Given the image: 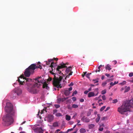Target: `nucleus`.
I'll return each mask as SVG.
<instances>
[{
	"mask_svg": "<svg viewBox=\"0 0 133 133\" xmlns=\"http://www.w3.org/2000/svg\"><path fill=\"white\" fill-rule=\"evenodd\" d=\"M57 58H54L53 59H48V61H45L46 64L48 65H50L51 67L52 70L51 73L54 75L53 79L52 78L49 77L48 79L44 80L42 77H39L37 78L34 81L35 84L32 86L27 88L28 91L29 92L33 93L35 94L38 92L35 88V87L38 88L41 84H43V88L48 90L49 87L48 86L49 82L52 81V83L54 86L56 87L57 88H61L60 82L63 78L65 77V79L69 77V76L72 75V72L71 71V67H69L67 68L65 70L64 69L65 67V64L64 63L60 64L58 66L55 70V67L56 66V63L53 62L54 60L57 61Z\"/></svg>",
	"mask_w": 133,
	"mask_h": 133,
	"instance_id": "f257e3e1",
	"label": "nucleus"
},
{
	"mask_svg": "<svg viewBox=\"0 0 133 133\" xmlns=\"http://www.w3.org/2000/svg\"><path fill=\"white\" fill-rule=\"evenodd\" d=\"M6 114L3 117V121L7 126L11 125L14 122V118L16 115V110L13 108L12 105L9 102L6 103L5 108Z\"/></svg>",
	"mask_w": 133,
	"mask_h": 133,
	"instance_id": "f03ea898",
	"label": "nucleus"
},
{
	"mask_svg": "<svg viewBox=\"0 0 133 133\" xmlns=\"http://www.w3.org/2000/svg\"><path fill=\"white\" fill-rule=\"evenodd\" d=\"M133 100L124 102L122 105L118 108V111L120 113L123 114L124 113L129 110L131 108L133 107Z\"/></svg>",
	"mask_w": 133,
	"mask_h": 133,
	"instance_id": "7ed1b4c3",
	"label": "nucleus"
},
{
	"mask_svg": "<svg viewBox=\"0 0 133 133\" xmlns=\"http://www.w3.org/2000/svg\"><path fill=\"white\" fill-rule=\"evenodd\" d=\"M37 64V66L36 64H32L26 69L24 72L25 76L26 77H29L31 74L34 72V70L36 69L40 68L41 69L42 67L41 65L38 64Z\"/></svg>",
	"mask_w": 133,
	"mask_h": 133,
	"instance_id": "20e7f679",
	"label": "nucleus"
},
{
	"mask_svg": "<svg viewBox=\"0 0 133 133\" xmlns=\"http://www.w3.org/2000/svg\"><path fill=\"white\" fill-rule=\"evenodd\" d=\"M18 81L19 84H23L26 83V84L28 85L32 80L28 78H25L23 75H21L18 78Z\"/></svg>",
	"mask_w": 133,
	"mask_h": 133,
	"instance_id": "39448f33",
	"label": "nucleus"
},
{
	"mask_svg": "<svg viewBox=\"0 0 133 133\" xmlns=\"http://www.w3.org/2000/svg\"><path fill=\"white\" fill-rule=\"evenodd\" d=\"M14 92L18 95H21L22 93V90L20 88H16L14 90Z\"/></svg>",
	"mask_w": 133,
	"mask_h": 133,
	"instance_id": "423d86ee",
	"label": "nucleus"
},
{
	"mask_svg": "<svg viewBox=\"0 0 133 133\" xmlns=\"http://www.w3.org/2000/svg\"><path fill=\"white\" fill-rule=\"evenodd\" d=\"M54 116L51 115H49L46 118H44V120H47L49 122H51L54 119Z\"/></svg>",
	"mask_w": 133,
	"mask_h": 133,
	"instance_id": "0eeeda50",
	"label": "nucleus"
},
{
	"mask_svg": "<svg viewBox=\"0 0 133 133\" xmlns=\"http://www.w3.org/2000/svg\"><path fill=\"white\" fill-rule=\"evenodd\" d=\"M98 91L97 94H95L94 92L91 91L89 92L88 94V97H91L94 96H97L98 94Z\"/></svg>",
	"mask_w": 133,
	"mask_h": 133,
	"instance_id": "6e6552de",
	"label": "nucleus"
},
{
	"mask_svg": "<svg viewBox=\"0 0 133 133\" xmlns=\"http://www.w3.org/2000/svg\"><path fill=\"white\" fill-rule=\"evenodd\" d=\"M45 112H46V110L45 109H43L42 110L41 113H40V112L39 111L38 112V114H37V117H39L41 119L42 117L40 116V114H41V115L42 114H43L45 113Z\"/></svg>",
	"mask_w": 133,
	"mask_h": 133,
	"instance_id": "1a4fd4ad",
	"label": "nucleus"
},
{
	"mask_svg": "<svg viewBox=\"0 0 133 133\" xmlns=\"http://www.w3.org/2000/svg\"><path fill=\"white\" fill-rule=\"evenodd\" d=\"M81 120L84 122H88L90 121V120L89 118L85 117H83L82 118Z\"/></svg>",
	"mask_w": 133,
	"mask_h": 133,
	"instance_id": "9d476101",
	"label": "nucleus"
},
{
	"mask_svg": "<svg viewBox=\"0 0 133 133\" xmlns=\"http://www.w3.org/2000/svg\"><path fill=\"white\" fill-rule=\"evenodd\" d=\"M36 130L37 133H43V130L41 128H37Z\"/></svg>",
	"mask_w": 133,
	"mask_h": 133,
	"instance_id": "9b49d317",
	"label": "nucleus"
},
{
	"mask_svg": "<svg viewBox=\"0 0 133 133\" xmlns=\"http://www.w3.org/2000/svg\"><path fill=\"white\" fill-rule=\"evenodd\" d=\"M106 70H109L111 69V66L109 64H107L105 67Z\"/></svg>",
	"mask_w": 133,
	"mask_h": 133,
	"instance_id": "f8f14e48",
	"label": "nucleus"
},
{
	"mask_svg": "<svg viewBox=\"0 0 133 133\" xmlns=\"http://www.w3.org/2000/svg\"><path fill=\"white\" fill-rule=\"evenodd\" d=\"M97 115V117L96 118V122H98L99 121L100 118V115L99 114H98Z\"/></svg>",
	"mask_w": 133,
	"mask_h": 133,
	"instance_id": "ddd939ff",
	"label": "nucleus"
},
{
	"mask_svg": "<svg viewBox=\"0 0 133 133\" xmlns=\"http://www.w3.org/2000/svg\"><path fill=\"white\" fill-rule=\"evenodd\" d=\"M66 119L68 121L70 120L71 119V117L69 115L67 114L65 116Z\"/></svg>",
	"mask_w": 133,
	"mask_h": 133,
	"instance_id": "4468645a",
	"label": "nucleus"
},
{
	"mask_svg": "<svg viewBox=\"0 0 133 133\" xmlns=\"http://www.w3.org/2000/svg\"><path fill=\"white\" fill-rule=\"evenodd\" d=\"M125 88H126L124 91L125 92H127L130 90V87H128L127 88V86H125Z\"/></svg>",
	"mask_w": 133,
	"mask_h": 133,
	"instance_id": "2eb2a0df",
	"label": "nucleus"
},
{
	"mask_svg": "<svg viewBox=\"0 0 133 133\" xmlns=\"http://www.w3.org/2000/svg\"><path fill=\"white\" fill-rule=\"evenodd\" d=\"M80 132L81 133H84L86 131L85 129L83 128H82L80 129Z\"/></svg>",
	"mask_w": 133,
	"mask_h": 133,
	"instance_id": "dca6fc26",
	"label": "nucleus"
},
{
	"mask_svg": "<svg viewBox=\"0 0 133 133\" xmlns=\"http://www.w3.org/2000/svg\"><path fill=\"white\" fill-rule=\"evenodd\" d=\"M64 93L65 95L68 96L70 92L68 90H65Z\"/></svg>",
	"mask_w": 133,
	"mask_h": 133,
	"instance_id": "f3484780",
	"label": "nucleus"
},
{
	"mask_svg": "<svg viewBox=\"0 0 133 133\" xmlns=\"http://www.w3.org/2000/svg\"><path fill=\"white\" fill-rule=\"evenodd\" d=\"M127 83V82L125 81H123V82H121V83H119V84L121 85H124L126 84Z\"/></svg>",
	"mask_w": 133,
	"mask_h": 133,
	"instance_id": "a211bd4d",
	"label": "nucleus"
},
{
	"mask_svg": "<svg viewBox=\"0 0 133 133\" xmlns=\"http://www.w3.org/2000/svg\"><path fill=\"white\" fill-rule=\"evenodd\" d=\"M101 97V95H100L98 97H96L94 99V101L98 100Z\"/></svg>",
	"mask_w": 133,
	"mask_h": 133,
	"instance_id": "6ab92c4d",
	"label": "nucleus"
},
{
	"mask_svg": "<svg viewBox=\"0 0 133 133\" xmlns=\"http://www.w3.org/2000/svg\"><path fill=\"white\" fill-rule=\"evenodd\" d=\"M103 66L102 65H100L98 67V70H96V72H97V71H98L99 72H100V71H101V70H100V68H101V67H102V66Z\"/></svg>",
	"mask_w": 133,
	"mask_h": 133,
	"instance_id": "aec40b11",
	"label": "nucleus"
},
{
	"mask_svg": "<svg viewBox=\"0 0 133 133\" xmlns=\"http://www.w3.org/2000/svg\"><path fill=\"white\" fill-rule=\"evenodd\" d=\"M53 126L54 127H57L58 126V123L57 122H55L53 124Z\"/></svg>",
	"mask_w": 133,
	"mask_h": 133,
	"instance_id": "412c9836",
	"label": "nucleus"
},
{
	"mask_svg": "<svg viewBox=\"0 0 133 133\" xmlns=\"http://www.w3.org/2000/svg\"><path fill=\"white\" fill-rule=\"evenodd\" d=\"M106 92V89H104L102 91L101 93L102 95L105 94Z\"/></svg>",
	"mask_w": 133,
	"mask_h": 133,
	"instance_id": "4be33fe9",
	"label": "nucleus"
},
{
	"mask_svg": "<svg viewBox=\"0 0 133 133\" xmlns=\"http://www.w3.org/2000/svg\"><path fill=\"white\" fill-rule=\"evenodd\" d=\"M72 107L74 108H76L78 107V106L76 104H73L72 105Z\"/></svg>",
	"mask_w": 133,
	"mask_h": 133,
	"instance_id": "5701e85b",
	"label": "nucleus"
},
{
	"mask_svg": "<svg viewBox=\"0 0 133 133\" xmlns=\"http://www.w3.org/2000/svg\"><path fill=\"white\" fill-rule=\"evenodd\" d=\"M94 126V124H91L89 125V128L90 129H91L93 128Z\"/></svg>",
	"mask_w": 133,
	"mask_h": 133,
	"instance_id": "b1692460",
	"label": "nucleus"
},
{
	"mask_svg": "<svg viewBox=\"0 0 133 133\" xmlns=\"http://www.w3.org/2000/svg\"><path fill=\"white\" fill-rule=\"evenodd\" d=\"M103 100H105L106 99V98L104 95H103L101 96Z\"/></svg>",
	"mask_w": 133,
	"mask_h": 133,
	"instance_id": "393cba45",
	"label": "nucleus"
},
{
	"mask_svg": "<svg viewBox=\"0 0 133 133\" xmlns=\"http://www.w3.org/2000/svg\"><path fill=\"white\" fill-rule=\"evenodd\" d=\"M106 107L105 106H103L102 107H101L100 109V111H103L105 108Z\"/></svg>",
	"mask_w": 133,
	"mask_h": 133,
	"instance_id": "a878e982",
	"label": "nucleus"
},
{
	"mask_svg": "<svg viewBox=\"0 0 133 133\" xmlns=\"http://www.w3.org/2000/svg\"><path fill=\"white\" fill-rule=\"evenodd\" d=\"M56 116H62L61 114L59 113H58L56 114Z\"/></svg>",
	"mask_w": 133,
	"mask_h": 133,
	"instance_id": "bb28decb",
	"label": "nucleus"
},
{
	"mask_svg": "<svg viewBox=\"0 0 133 133\" xmlns=\"http://www.w3.org/2000/svg\"><path fill=\"white\" fill-rule=\"evenodd\" d=\"M93 81L94 82V83H98V80L97 79L93 80Z\"/></svg>",
	"mask_w": 133,
	"mask_h": 133,
	"instance_id": "cd10ccee",
	"label": "nucleus"
},
{
	"mask_svg": "<svg viewBox=\"0 0 133 133\" xmlns=\"http://www.w3.org/2000/svg\"><path fill=\"white\" fill-rule=\"evenodd\" d=\"M77 93V92L76 91H75L72 94V96H74V95L76 94Z\"/></svg>",
	"mask_w": 133,
	"mask_h": 133,
	"instance_id": "c85d7f7f",
	"label": "nucleus"
},
{
	"mask_svg": "<svg viewBox=\"0 0 133 133\" xmlns=\"http://www.w3.org/2000/svg\"><path fill=\"white\" fill-rule=\"evenodd\" d=\"M107 84L106 82H104L102 84V85L103 86H104Z\"/></svg>",
	"mask_w": 133,
	"mask_h": 133,
	"instance_id": "c756f323",
	"label": "nucleus"
},
{
	"mask_svg": "<svg viewBox=\"0 0 133 133\" xmlns=\"http://www.w3.org/2000/svg\"><path fill=\"white\" fill-rule=\"evenodd\" d=\"M129 76L130 77H132L133 76V72H131L129 73Z\"/></svg>",
	"mask_w": 133,
	"mask_h": 133,
	"instance_id": "7c9ffc66",
	"label": "nucleus"
},
{
	"mask_svg": "<svg viewBox=\"0 0 133 133\" xmlns=\"http://www.w3.org/2000/svg\"><path fill=\"white\" fill-rule=\"evenodd\" d=\"M117 99H115L114 100L112 101V103H115L117 102Z\"/></svg>",
	"mask_w": 133,
	"mask_h": 133,
	"instance_id": "2f4dec72",
	"label": "nucleus"
},
{
	"mask_svg": "<svg viewBox=\"0 0 133 133\" xmlns=\"http://www.w3.org/2000/svg\"><path fill=\"white\" fill-rule=\"evenodd\" d=\"M107 119V117H103L102 118V120H105Z\"/></svg>",
	"mask_w": 133,
	"mask_h": 133,
	"instance_id": "473e14b6",
	"label": "nucleus"
},
{
	"mask_svg": "<svg viewBox=\"0 0 133 133\" xmlns=\"http://www.w3.org/2000/svg\"><path fill=\"white\" fill-rule=\"evenodd\" d=\"M90 74H88L86 75V76L88 78H89L90 75Z\"/></svg>",
	"mask_w": 133,
	"mask_h": 133,
	"instance_id": "72a5a7b5",
	"label": "nucleus"
},
{
	"mask_svg": "<svg viewBox=\"0 0 133 133\" xmlns=\"http://www.w3.org/2000/svg\"><path fill=\"white\" fill-rule=\"evenodd\" d=\"M55 107L57 108H59L60 107L59 105L58 104L55 105Z\"/></svg>",
	"mask_w": 133,
	"mask_h": 133,
	"instance_id": "f704fd0d",
	"label": "nucleus"
},
{
	"mask_svg": "<svg viewBox=\"0 0 133 133\" xmlns=\"http://www.w3.org/2000/svg\"><path fill=\"white\" fill-rule=\"evenodd\" d=\"M72 99L74 101H75L76 100V98L75 97H72Z\"/></svg>",
	"mask_w": 133,
	"mask_h": 133,
	"instance_id": "c9c22d12",
	"label": "nucleus"
},
{
	"mask_svg": "<svg viewBox=\"0 0 133 133\" xmlns=\"http://www.w3.org/2000/svg\"><path fill=\"white\" fill-rule=\"evenodd\" d=\"M99 130L100 131H102L103 130V128L101 127H100L99 129Z\"/></svg>",
	"mask_w": 133,
	"mask_h": 133,
	"instance_id": "e433bc0d",
	"label": "nucleus"
},
{
	"mask_svg": "<svg viewBox=\"0 0 133 133\" xmlns=\"http://www.w3.org/2000/svg\"><path fill=\"white\" fill-rule=\"evenodd\" d=\"M110 109V107H107L106 110H105V111H106L107 110H108Z\"/></svg>",
	"mask_w": 133,
	"mask_h": 133,
	"instance_id": "4c0bfd02",
	"label": "nucleus"
},
{
	"mask_svg": "<svg viewBox=\"0 0 133 133\" xmlns=\"http://www.w3.org/2000/svg\"><path fill=\"white\" fill-rule=\"evenodd\" d=\"M77 115V114L76 113H75L74 114V116L72 117V118H74L76 117Z\"/></svg>",
	"mask_w": 133,
	"mask_h": 133,
	"instance_id": "58836bf2",
	"label": "nucleus"
},
{
	"mask_svg": "<svg viewBox=\"0 0 133 133\" xmlns=\"http://www.w3.org/2000/svg\"><path fill=\"white\" fill-rule=\"evenodd\" d=\"M51 105V104H50V103H49V104H46V106H47L48 107H49Z\"/></svg>",
	"mask_w": 133,
	"mask_h": 133,
	"instance_id": "ea45409f",
	"label": "nucleus"
},
{
	"mask_svg": "<svg viewBox=\"0 0 133 133\" xmlns=\"http://www.w3.org/2000/svg\"><path fill=\"white\" fill-rule=\"evenodd\" d=\"M102 101V100L101 99H100V98L99 99H98V103H99V102H101Z\"/></svg>",
	"mask_w": 133,
	"mask_h": 133,
	"instance_id": "a19ab883",
	"label": "nucleus"
},
{
	"mask_svg": "<svg viewBox=\"0 0 133 133\" xmlns=\"http://www.w3.org/2000/svg\"><path fill=\"white\" fill-rule=\"evenodd\" d=\"M84 99H81L80 100V101L81 102H83L84 101Z\"/></svg>",
	"mask_w": 133,
	"mask_h": 133,
	"instance_id": "79ce46f5",
	"label": "nucleus"
},
{
	"mask_svg": "<svg viewBox=\"0 0 133 133\" xmlns=\"http://www.w3.org/2000/svg\"><path fill=\"white\" fill-rule=\"evenodd\" d=\"M113 62L114 63V64H115L117 63V62L116 61H113Z\"/></svg>",
	"mask_w": 133,
	"mask_h": 133,
	"instance_id": "37998d69",
	"label": "nucleus"
},
{
	"mask_svg": "<svg viewBox=\"0 0 133 133\" xmlns=\"http://www.w3.org/2000/svg\"><path fill=\"white\" fill-rule=\"evenodd\" d=\"M89 92L88 91V90L85 91L84 92V93L85 94H87L88 92Z\"/></svg>",
	"mask_w": 133,
	"mask_h": 133,
	"instance_id": "c03bdc74",
	"label": "nucleus"
},
{
	"mask_svg": "<svg viewBox=\"0 0 133 133\" xmlns=\"http://www.w3.org/2000/svg\"><path fill=\"white\" fill-rule=\"evenodd\" d=\"M110 85L111 86H113L114 85V83H113L112 82H111L110 83Z\"/></svg>",
	"mask_w": 133,
	"mask_h": 133,
	"instance_id": "a18cd8bd",
	"label": "nucleus"
},
{
	"mask_svg": "<svg viewBox=\"0 0 133 133\" xmlns=\"http://www.w3.org/2000/svg\"><path fill=\"white\" fill-rule=\"evenodd\" d=\"M118 83V81H117V82L115 81L114 83V85H115L117 84Z\"/></svg>",
	"mask_w": 133,
	"mask_h": 133,
	"instance_id": "49530a36",
	"label": "nucleus"
},
{
	"mask_svg": "<svg viewBox=\"0 0 133 133\" xmlns=\"http://www.w3.org/2000/svg\"><path fill=\"white\" fill-rule=\"evenodd\" d=\"M105 75L106 76H107V77H108L109 76H110V75H109V74H107V73H106V74H105Z\"/></svg>",
	"mask_w": 133,
	"mask_h": 133,
	"instance_id": "de8ad7c7",
	"label": "nucleus"
},
{
	"mask_svg": "<svg viewBox=\"0 0 133 133\" xmlns=\"http://www.w3.org/2000/svg\"><path fill=\"white\" fill-rule=\"evenodd\" d=\"M104 78V76L103 75L101 77V79L102 80H103Z\"/></svg>",
	"mask_w": 133,
	"mask_h": 133,
	"instance_id": "09e8293b",
	"label": "nucleus"
},
{
	"mask_svg": "<svg viewBox=\"0 0 133 133\" xmlns=\"http://www.w3.org/2000/svg\"><path fill=\"white\" fill-rule=\"evenodd\" d=\"M68 98H64L63 99H62V101H63L65 100H66V99H67Z\"/></svg>",
	"mask_w": 133,
	"mask_h": 133,
	"instance_id": "8fccbe9b",
	"label": "nucleus"
},
{
	"mask_svg": "<svg viewBox=\"0 0 133 133\" xmlns=\"http://www.w3.org/2000/svg\"><path fill=\"white\" fill-rule=\"evenodd\" d=\"M72 89V87H71L69 89V91H71Z\"/></svg>",
	"mask_w": 133,
	"mask_h": 133,
	"instance_id": "3c124183",
	"label": "nucleus"
},
{
	"mask_svg": "<svg viewBox=\"0 0 133 133\" xmlns=\"http://www.w3.org/2000/svg\"><path fill=\"white\" fill-rule=\"evenodd\" d=\"M88 91H90L91 90V88H89L88 89Z\"/></svg>",
	"mask_w": 133,
	"mask_h": 133,
	"instance_id": "603ef678",
	"label": "nucleus"
},
{
	"mask_svg": "<svg viewBox=\"0 0 133 133\" xmlns=\"http://www.w3.org/2000/svg\"><path fill=\"white\" fill-rule=\"evenodd\" d=\"M110 133V131H107L104 133Z\"/></svg>",
	"mask_w": 133,
	"mask_h": 133,
	"instance_id": "864d4df0",
	"label": "nucleus"
},
{
	"mask_svg": "<svg viewBox=\"0 0 133 133\" xmlns=\"http://www.w3.org/2000/svg\"><path fill=\"white\" fill-rule=\"evenodd\" d=\"M103 104V103H99V106H101V105H102Z\"/></svg>",
	"mask_w": 133,
	"mask_h": 133,
	"instance_id": "5fc2aeb1",
	"label": "nucleus"
},
{
	"mask_svg": "<svg viewBox=\"0 0 133 133\" xmlns=\"http://www.w3.org/2000/svg\"><path fill=\"white\" fill-rule=\"evenodd\" d=\"M74 129L73 128H71L70 129H68V131H71L72 130Z\"/></svg>",
	"mask_w": 133,
	"mask_h": 133,
	"instance_id": "6e6d98bb",
	"label": "nucleus"
},
{
	"mask_svg": "<svg viewBox=\"0 0 133 133\" xmlns=\"http://www.w3.org/2000/svg\"><path fill=\"white\" fill-rule=\"evenodd\" d=\"M60 129H57V130H56V132L57 133H58V132L59 131H60Z\"/></svg>",
	"mask_w": 133,
	"mask_h": 133,
	"instance_id": "4d7b16f0",
	"label": "nucleus"
},
{
	"mask_svg": "<svg viewBox=\"0 0 133 133\" xmlns=\"http://www.w3.org/2000/svg\"><path fill=\"white\" fill-rule=\"evenodd\" d=\"M124 90V88H121V91H122L123 90Z\"/></svg>",
	"mask_w": 133,
	"mask_h": 133,
	"instance_id": "13d9d810",
	"label": "nucleus"
},
{
	"mask_svg": "<svg viewBox=\"0 0 133 133\" xmlns=\"http://www.w3.org/2000/svg\"><path fill=\"white\" fill-rule=\"evenodd\" d=\"M73 85V84L72 83H71L70 85V86H72Z\"/></svg>",
	"mask_w": 133,
	"mask_h": 133,
	"instance_id": "bf43d9fd",
	"label": "nucleus"
},
{
	"mask_svg": "<svg viewBox=\"0 0 133 133\" xmlns=\"http://www.w3.org/2000/svg\"><path fill=\"white\" fill-rule=\"evenodd\" d=\"M130 82H133V78L132 80H130Z\"/></svg>",
	"mask_w": 133,
	"mask_h": 133,
	"instance_id": "052dcab7",
	"label": "nucleus"
},
{
	"mask_svg": "<svg viewBox=\"0 0 133 133\" xmlns=\"http://www.w3.org/2000/svg\"><path fill=\"white\" fill-rule=\"evenodd\" d=\"M76 125H75L74 126V127H73V129H74V128H75V127H76Z\"/></svg>",
	"mask_w": 133,
	"mask_h": 133,
	"instance_id": "680f3d73",
	"label": "nucleus"
},
{
	"mask_svg": "<svg viewBox=\"0 0 133 133\" xmlns=\"http://www.w3.org/2000/svg\"><path fill=\"white\" fill-rule=\"evenodd\" d=\"M25 121L23 122L21 124H23L24 123H25Z\"/></svg>",
	"mask_w": 133,
	"mask_h": 133,
	"instance_id": "e2e57ef3",
	"label": "nucleus"
},
{
	"mask_svg": "<svg viewBox=\"0 0 133 133\" xmlns=\"http://www.w3.org/2000/svg\"><path fill=\"white\" fill-rule=\"evenodd\" d=\"M70 124H73V123L74 122H70Z\"/></svg>",
	"mask_w": 133,
	"mask_h": 133,
	"instance_id": "0e129e2a",
	"label": "nucleus"
},
{
	"mask_svg": "<svg viewBox=\"0 0 133 133\" xmlns=\"http://www.w3.org/2000/svg\"><path fill=\"white\" fill-rule=\"evenodd\" d=\"M22 129V128L21 127H20L19 128V130H21Z\"/></svg>",
	"mask_w": 133,
	"mask_h": 133,
	"instance_id": "69168bd1",
	"label": "nucleus"
},
{
	"mask_svg": "<svg viewBox=\"0 0 133 133\" xmlns=\"http://www.w3.org/2000/svg\"><path fill=\"white\" fill-rule=\"evenodd\" d=\"M77 122L78 123H79L80 122V121L79 120H78L77 121Z\"/></svg>",
	"mask_w": 133,
	"mask_h": 133,
	"instance_id": "338daca9",
	"label": "nucleus"
},
{
	"mask_svg": "<svg viewBox=\"0 0 133 133\" xmlns=\"http://www.w3.org/2000/svg\"><path fill=\"white\" fill-rule=\"evenodd\" d=\"M20 133H25V132L24 131H22L21 132H20Z\"/></svg>",
	"mask_w": 133,
	"mask_h": 133,
	"instance_id": "774afa93",
	"label": "nucleus"
}]
</instances>
